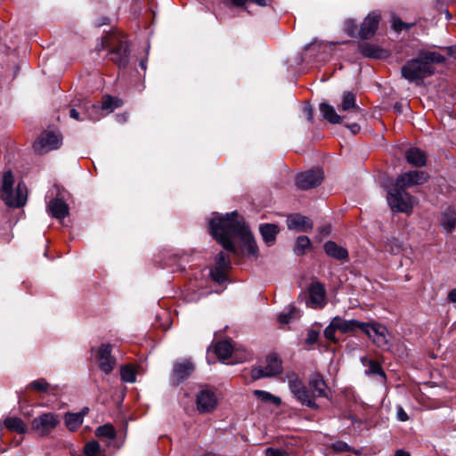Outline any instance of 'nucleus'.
<instances>
[{
	"mask_svg": "<svg viewBox=\"0 0 456 456\" xmlns=\"http://www.w3.org/2000/svg\"><path fill=\"white\" fill-rule=\"evenodd\" d=\"M211 235L227 251L235 256H254L255 239L245 219L237 211L214 213L208 222Z\"/></svg>",
	"mask_w": 456,
	"mask_h": 456,
	"instance_id": "nucleus-1",
	"label": "nucleus"
},
{
	"mask_svg": "<svg viewBox=\"0 0 456 456\" xmlns=\"http://www.w3.org/2000/svg\"><path fill=\"white\" fill-rule=\"evenodd\" d=\"M380 186L387 191V200L393 212L409 214L413 208V198L405 189L422 184L428 179V173H402L395 180L389 173H380Z\"/></svg>",
	"mask_w": 456,
	"mask_h": 456,
	"instance_id": "nucleus-2",
	"label": "nucleus"
},
{
	"mask_svg": "<svg viewBox=\"0 0 456 456\" xmlns=\"http://www.w3.org/2000/svg\"><path fill=\"white\" fill-rule=\"evenodd\" d=\"M445 58L437 52L421 50L416 58L408 61L401 69L402 77L410 83L420 85L435 73L434 63H444Z\"/></svg>",
	"mask_w": 456,
	"mask_h": 456,
	"instance_id": "nucleus-3",
	"label": "nucleus"
},
{
	"mask_svg": "<svg viewBox=\"0 0 456 456\" xmlns=\"http://www.w3.org/2000/svg\"><path fill=\"white\" fill-rule=\"evenodd\" d=\"M0 199L12 208H21L27 203L28 188L23 182L15 185L12 173H3L0 176Z\"/></svg>",
	"mask_w": 456,
	"mask_h": 456,
	"instance_id": "nucleus-4",
	"label": "nucleus"
},
{
	"mask_svg": "<svg viewBox=\"0 0 456 456\" xmlns=\"http://www.w3.org/2000/svg\"><path fill=\"white\" fill-rule=\"evenodd\" d=\"M60 423L59 414L53 411H47L35 417L31 420L30 428L37 436L47 437L52 435Z\"/></svg>",
	"mask_w": 456,
	"mask_h": 456,
	"instance_id": "nucleus-5",
	"label": "nucleus"
},
{
	"mask_svg": "<svg viewBox=\"0 0 456 456\" xmlns=\"http://www.w3.org/2000/svg\"><path fill=\"white\" fill-rule=\"evenodd\" d=\"M118 37L109 35L102 39L101 45L97 46V50L112 47L110 59L120 66H125L128 61L129 49L126 42H119L118 46L115 47L118 43Z\"/></svg>",
	"mask_w": 456,
	"mask_h": 456,
	"instance_id": "nucleus-6",
	"label": "nucleus"
},
{
	"mask_svg": "<svg viewBox=\"0 0 456 456\" xmlns=\"http://www.w3.org/2000/svg\"><path fill=\"white\" fill-rule=\"evenodd\" d=\"M62 142V137L59 132L45 131L34 142V150L38 153H45L60 148Z\"/></svg>",
	"mask_w": 456,
	"mask_h": 456,
	"instance_id": "nucleus-7",
	"label": "nucleus"
},
{
	"mask_svg": "<svg viewBox=\"0 0 456 456\" xmlns=\"http://www.w3.org/2000/svg\"><path fill=\"white\" fill-rule=\"evenodd\" d=\"M232 269L230 257L224 252H219L215 257L214 265L210 270V276L216 283H223L228 280Z\"/></svg>",
	"mask_w": 456,
	"mask_h": 456,
	"instance_id": "nucleus-8",
	"label": "nucleus"
},
{
	"mask_svg": "<svg viewBox=\"0 0 456 456\" xmlns=\"http://www.w3.org/2000/svg\"><path fill=\"white\" fill-rule=\"evenodd\" d=\"M195 366L191 359H182L175 361L173 364L170 374V382L174 386H178L186 380L194 371Z\"/></svg>",
	"mask_w": 456,
	"mask_h": 456,
	"instance_id": "nucleus-9",
	"label": "nucleus"
},
{
	"mask_svg": "<svg viewBox=\"0 0 456 456\" xmlns=\"http://www.w3.org/2000/svg\"><path fill=\"white\" fill-rule=\"evenodd\" d=\"M366 324L368 326V333L364 334L370 338L377 346L383 349L387 348L389 346L387 340V329L384 325L374 321L366 322Z\"/></svg>",
	"mask_w": 456,
	"mask_h": 456,
	"instance_id": "nucleus-10",
	"label": "nucleus"
},
{
	"mask_svg": "<svg viewBox=\"0 0 456 456\" xmlns=\"http://www.w3.org/2000/svg\"><path fill=\"white\" fill-rule=\"evenodd\" d=\"M197 410L200 413H208L214 411L217 405L216 393L208 387H203L196 396Z\"/></svg>",
	"mask_w": 456,
	"mask_h": 456,
	"instance_id": "nucleus-11",
	"label": "nucleus"
},
{
	"mask_svg": "<svg viewBox=\"0 0 456 456\" xmlns=\"http://www.w3.org/2000/svg\"><path fill=\"white\" fill-rule=\"evenodd\" d=\"M112 346L110 344H102L97 349L96 359L99 367L105 374L110 373L116 364V359L111 355Z\"/></svg>",
	"mask_w": 456,
	"mask_h": 456,
	"instance_id": "nucleus-12",
	"label": "nucleus"
},
{
	"mask_svg": "<svg viewBox=\"0 0 456 456\" xmlns=\"http://www.w3.org/2000/svg\"><path fill=\"white\" fill-rule=\"evenodd\" d=\"M214 353L219 361L226 363H234L237 361L238 350L229 339L221 340L216 343Z\"/></svg>",
	"mask_w": 456,
	"mask_h": 456,
	"instance_id": "nucleus-13",
	"label": "nucleus"
},
{
	"mask_svg": "<svg viewBox=\"0 0 456 456\" xmlns=\"http://www.w3.org/2000/svg\"><path fill=\"white\" fill-rule=\"evenodd\" d=\"M338 110L345 111L348 118H353L359 120L363 116L362 109L356 104L354 94L351 92L344 93Z\"/></svg>",
	"mask_w": 456,
	"mask_h": 456,
	"instance_id": "nucleus-14",
	"label": "nucleus"
},
{
	"mask_svg": "<svg viewBox=\"0 0 456 456\" xmlns=\"http://www.w3.org/2000/svg\"><path fill=\"white\" fill-rule=\"evenodd\" d=\"M323 179V173H297L296 185L300 190H309L319 186Z\"/></svg>",
	"mask_w": 456,
	"mask_h": 456,
	"instance_id": "nucleus-15",
	"label": "nucleus"
},
{
	"mask_svg": "<svg viewBox=\"0 0 456 456\" xmlns=\"http://www.w3.org/2000/svg\"><path fill=\"white\" fill-rule=\"evenodd\" d=\"M282 362L276 354H270L265 359V365L258 368V379L264 377H272L281 373Z\"/></svg>",
	"mask_w": 456,
	"mask_h": 456,
	"instance_id": "nucleus-16",
	"label": "nucleus"
},
{
	"mask_svg": "<svg viewBox=\"0 0 456 456\" xmlns=\"http://www.w3.org/2000/svg\"><path fill=\"white\" fill-rule=\"evenodd\" d=\"M334 319V325L342 333L354 332L360 330L363 333H368L366 322L357 321L355 319L345 320L339 316H336Z\"/></svg>",
	"mask_w": 456,
	"mask_h": 456,
	"instance_id": "nucleus-17",
	"label": "nucleus"
},
{
	"mask_svg": "<svg viewBox=\"0 0 456 456\" xmlns=\"http://www.w3.org/2000/svg\"><path fill=\"white\" fill-rule=\"evenodd\" d=\"M380 15L378 12H371L367 15L361 25L359 36L362 39H368L374 36L376 33Z\"/></svg>",
	"mask_w": 456,
	"mask_h": 456,
	"instance_id": "nucleus-18",
	"label": "nucleus"
},
{
	"mask_svg": "<svg viewBox=\"0 0 456 456\" xmlns=\"http://www.w3.org/2000/svg\"><path fill=\"white\" fill-rule=\"evenodd\" d=\"M309 300L313 307H322L326 298V289L320 281H314L308 288Z\"/></svg>",
	"mask_w": 456,
	"mask_h": 456,
	"instance_id": "nucleus-19",
	"label": "nucleus"
},
{
	"mask_svg": "<svg viewBox=\"0 0 456 456\" xmlns=\"http://www.w3.org/2000/svg\"><path fill=\"white\" fill-rule=\"evenodd\" d=\"M287 225L289 230L307 232L313 229V222L307 216L293 214L288 216Z\"/></svg>",
	"mask_w": 456,
	"mask_h": 456,
	"instance_id": "nucleus-20",
	"label": "nucleus"
},
{
	"mask_svg": "<svg viewBox=\"0 0 456 456\" xmlns=\"http://www.w3.org/2000/svg\"><path fill=\"white\" fill-rule=\"evenodd\" d=\"M439 222L443 229L451 233L456 228V208L448 206L440 214Z\"/></svg>",
	"mask_w": 456,
	"mask_h": 456,
	"instance_id": "nucleus-21",
	"label": "nucleus"
},
{
	"mask_svg": "<svg viewBox=\"0 0 456 456\" xmlns=\"http://www.w3.org/2000/svg\"><path fill=\"white\" fill-rule=\"evenodd\" d=\"M309 389L315 401L318 397H328L327 385L320 374H316L309 380Z\"/></svg>",
	"mask_w": 456,
	"mask_h": 456,
	"instance_id": "nucleus-22",
	"label": "nucleus"
},
{
	"mask_svg": "<svg viewBox=\"0 0 456 456\" xmlns=\"http://www.w3.org/2000/svg\"><path fill=\"white\" fill-rule=\"evenodd\" d=\"M46 208L57 219H63L69 215V206L61 199L50 200Z\"/></svg>",
	"mask_w": 456,
	"mask_h": 456,
	"instance_id": "nucleus-23",
	"label": "nucleus"
},
{
	"mask_svg": "<svg viewBox=\"0 0 456 456\" xmlns=\"http://www.w3.org/2000/svg\"><path fill=\"white\" fill-rule=\"evenodd\" d=\"M319 110L322 118L331 124H340L343 119L348 118L347 115H338L335 108L326 102H322L319 106Z\"/></svg>",
	"mask_w": 456,
	"mask_h": 456,
	"instance_id": "nucleus-24",
	"label": "nucleus"
},
{
	"mask_svg": "<svg viewBox=\"0 0 456 456\" xmlns=\"http://www.w3.org/2000/svg\"><path fill=\"white\" fill-rule=\"evenodd\" d=\"M325 253L337 260L344 261L348 259V251L346 248L338 245L332 240L324 243L323 246Z\"/></svg>",
	"mask_w": 456,
	"mask_h": 456,
	"instance_id": "nucleus-25",
	"label": "nucleus"
},
{
	"mask_svg": "<svg viewBox=\"0 0 456 456\" xmlns=\"http://www.w3.org/2000/svg\"><path fill=\"white\" fill-rule=\"evenodd\" d=\"M405 159L408 163L415 167H421L427 162L425 152L417 147L409 148L405 151Z\"/></svg>",
	"mask_w": 456,
	"mask_h": 456,
	"instance_id": "nucleus-26",
	"label": "nucleus"
},
{
	"mask_svg": "<svg viewBox=\"0 0 456 456\" xmlns=\"http://www.w3.org/2000/svg\"><path fill=\"white\" fill-rule=\"evenodd\" d=\"M362 55L372 59H386L389 53L387 51L371 44H362L359 47Z\"/></svg>",
	"mask_w": 456,
	"mask_h": 456,
	"instance_id": "nucleus-27",
	"label": "nucleus"
},
{
	"mask_svg": "<svg viewBox=\"0 0 456 456\" xmlns=\"http://www.w3.org/2000/svg\"><path fill=\"white\" fill-rule=\"evenodd\" d=\"M78 108L81 109L84 111V117L80 118V112L76 109L72 108L69 110V117L76 119V120H84L86 118H89L91 119H97L98 118L94 117L93 113L90 111V109L92 110H96L99 107L95 106L94 104H91L90 102L86 101L78 105Z\"/></svg>",
	"mask_w": 456,
	"mask_h": 456,
	"instance_id": "nucleus-28",
	"label": "nucleus"
},
{
	"mask_svg": "<svg viewBox=\"0 0 456 456\" xmlns=\"http://www.w3.org/2000/svg\"><path fill=\"white\" fill-rule=\"evenodd\" d=\"M258 230L264 241L268 246L274 243L276 236L280 232L279 226L273 224H261Z\"/></svg>",
	"mask_w": 456,
	"mask_h": 456,
	"instance_id": "nucleus-29",
	"label": "nucleus"
},
{
	"mask_svg": "<svg viewBox=\"0 0 456 456\" xmlns=\"http://www.w3.org/2000/svg\"><path fill=\"white\" fill-rule=\"evenodd\" d=\"M294 397L304 406L313 410H317L319 408L318 404L314 400L311 392L306 387L301 389L299 393L296 394Z\"/></svg>",
	"mask_w": 456,
	"mask_h": 456,
	"instance_id": "nucleus-30",
	"label": "nucleus"
},
{
	"mask_svg": "<svg viewBox=\"0 0 456 456\" xmlns=\"http://www.w3.org/2000/svg\"><path fill=\"white\" fill-rule=\"evenodd\" d=\"M4 425L7 429L14 431L18 434H25L28 430V428L24 421L18 417L6 418L4 419Z\"/></svg>",
	"mask_w": 456,
	"mask_h": 456,
	"instance_id": "nucleus-31",
	"label": "nucleus"
},
{
	"mask_svg": "<svg viewBox=\"0 0 456 456\" xmlns=\"http://www.w3.org/2000/svg\"><path fill=\"white\" fill-rule=\"evenodd\" d=\"M64 421L67 428L69 431L74 432L82 425L83 414L66 412L64 415Z\"/></svg>",
	"mask_w": 456,
	"mask_h": 456,
	"instance_id": "nucleus-32",
	"label": "nucleus"
},
{
	"mask_svg": "<svg viewBox=\"0 0 456 456\" xmlns=\"http://www.w3.org/2000/svg\"><path fill=\"white\" fill-rule=\"evenodd\" d=\"M361 362L365 367H367L365 370L366 374L379 375L381 377L386 376L381 365L378 362L367 357H362Z\"/></svg>",
	"mask_w": 456,
	"mask_h": 456,
	"instance_id": "nucleus-33",
	"label": "nucleus"
},
{
	"mask_svg": "<svg viewBox=\"0 0 456 456\" xmlns=\"http://www.w3.org/2000/svg\"><path fill=\"white\" fill-rule=\"evenodd\" d=\"M122 105L123 102L121 99L113 98L110 95H106L104 96L102 102L101 110L102 111H106V113L109 114L114 111L116 109L121 107Z\"/></svg>",
	"mask_w": 456,
	"mask_h": 456,
	"instance_id": "nucleus-34",
	"label": "nucleus"
},
{
	"mask_svg": "<svg viewBox=\"0 0 456 456\" xmlns=\"http://www.w3.org/2000/svg\"><path fill=\"white\" fill-rule=\"evenodd\" d=\"M299 317H300L299 310L296 306L289 305L286 309V311H284L283 313H281L278 315V322L281 324H288L292 320L297 319Z\"/></svg>",
	"mask_w": 456,
	"mask_h": 456,
	"instance_id": "nucleus-35",
	"label": "nucleus"
},
{
	"mask_svg": "<svg viewBox=\"0 0 456 456\" xmlns=\"http://www.w3.org/2000/svg\"><path fill=\"white\" fill-rule=\"evenodd\" d=\"M311 247L312 243L310 239L305 235H301L297 238L293 251L297 256H303L305 254V250Z\"/></svg>",
	"mask_w": 456,
	"mask_h": 456,
	"instance_id": "nucleus-36",
	"label": "nucleus"
},
{
	"mask_svg": "<svg viewBox=\"0 0 456 456\" xmlns=\"http://www.w3.org/2000/svg\"><path fill=\"white\" fill-rule=\"evenodd\" d=\"M258 401L275 407H279L281 404V399L280 397L263 390H258Z\"/></svg>",
	"mask_w": 456,
	"mask_h": 456,
	"instance_id": "nucleus-37",
	"label": "nucleus"
},
{
	"mask_svg": "<svg viewBox=\"0 0 456 456\" xmlns=\"http://www.w3.org/2000/svg\"><path fill=\"white\" fill-rule=\"evenodd\" d=\"M384 249L393 255L403 251V243L396 238H389L384 243Z\"/></svg>",
	"mask_w": 456,
	"mask_h": 456,
	"instance_id": "nucleus-38",
	"label": "nucleus"
},
{
	"mask_svg": "<svg viewBox=\"0 0 456 456\" xmlns=\"http://www.w3.org/2000/svg\"><path fill=\"white\" fill-rule=\"evenodd\" d=\"M50 388L51 385L45 379H35L27 386V389H31L42 393H47Z\"/></svg>",
	"mask_w": 456,
	"mask_h": 456,
	"instance_id": "nucleus-39",
	"label": "nucleus"
},
{
	"mask_svg": "<svg viewBox=\"0 0 456 456\" xmlns=\"http://www.w3.org/2000/svg\"><path fill=\"white\" fill-rule=\"evenodd\" d=\"M95 435L98 437H107L109 439H114L116 437V430L110 424L100 426L95 430Z\"/></svg>",
	"mask_w": 456,
	"mask_h": 456,
	"instance_id": "nucleus-40",
	"label": "nucleus"
},
{
	"mask_svg": "<svg viewBox=\"0 0 456 456\" xmlns=\"http://www.w3.org/2000/svg\"><path fill=\"white\" fill-rule=\"evenodd\" d=\"M305 387V385L297 376H293L289 379V387L293 395L299 393V391L303 389Z\"/></svg>",
	"mask_w": 456,
	"mask_h": 456,
	"instance_id": "nucleus-41",
	"label": "nucleus"
},
{
	"mask_svg": "<svg viewBox=\"0 0 456 456\" xmlns=\"http://www.w3.org/2000/svg\"><path fill=\"white\" fill-rule=\"evenodd\" d=\"M121 379L125 382L133 383L135 381V372L129 366H123L120 370Z\"/></svg>",
	"mask_w": 456,
	"mask_h": 456,
	"instance_id": "nucleus-42",
	"label": "nucleus"
},
{
	"mask_svg": "<svg viewBox=\"0 0 456 456\" xmlns=\"http://www.w3.org/2000/svg\"><path fill=\"white\" fill-rule=\"evenodd\" d=\"M100 451V445L96 441H91L86 444L84 452L87 456H96Z\"/></svg>",
	"mask_w": 456,
	"mask_h": 456,
	"instance_id": "nucleus-43",
	"label": "nucleus"
},
{
	"mask_svg": "<svg viewBox=\"0 0 456 456\" xmlns=\"http://www.w3.org/2000/svg\"><path fill=\"white\" fill-rule=\"evenodd\" d=\"M345 31L347 35L354 37L356 35L358 30V26L354 20L347 19L345 20Z\"/></svg>",
	"mask_w": 456,
	"mask_h": 456,
	"instance_id": "nucleus-44",
	"label": "nucleus"
},
{
	"mask_svg": "<svg viewBox=\"0 0 456 456\" xmlns=\"http://www.w3.org/2000/svg\"><path fill=\"white\" fill-rule=\"evenodd\" d=\"M337 330L338 328L334 325V319H332L331 322L324 330V337L330 341L336 342L335 331Z\"/></svg>",
	"mask_w": 456,
	"mask_h": 456,
	"instance_id": "nucleus-45",
	"label": "nucleus"
},
{
	"mask_svg": "<svg viewBox=\"0 0 456 456\" xmlns=\"http://www.w3.org/2000/svg\"><path fill=\"white\" fill-rule=\"evenodd\" d=\"M332 449L338 452H346L351 451V447L343 441H337L332 444Z\"/></svg>",
	"mask_w": 456,
	"mask_h": 456,
	"instance_id": "nucleus-46",
	"label": "nucleus"
},
{
	"mask_svg": "<svg viewBox=\"0 0 456 456\" xmlns=\"http://www.w3.org/2000/svg\"><path fill=\"white\" fill-rule=\"evenodd\" d=\"M265 456H289V453L281 448L269 447L265 451Z\"/></svg>",
	"mask_w": 456,
	"mask_h": 456,
	"instance_id": "nucleus-47",
	"label": "nucleus"
},
{
	"mask_svg": "<svg viewBox=\"0 0 456 456\" xmlns=\"http://www.w3.org/2000/svg\"><path fill=\"white\" fill-rule=\"evenodd\" d=\"M411 25L402 21L399 18L393 20L392 27L396 31H402L404 28H410Z\"/></svg>",
	"mask_w": 456,
	"mask_h": 456,
	"instance_id": "nucleus-48",
	"label": "nucleus"
},
{
	"mask_svg": "<svg viewBox=\"0 0 456 456\" xmlns=\"http://www.w3.org/2000/svg\"><path fill=\"white\" fill-rule=\"evenodd\" d=\"M319 338V332L314 330H311L307 333V337L305 338V343L308 345H314L317 342Z\"/></svg>",
	"mask_w": 456,
	"mask_h": 456,
	"instance_id": "nucleus-49",
	"label": "nucleus"
},
{
	"mask_svg": "<svg viewBox=\"0 0 456 456\" xmlns=\"http://www.w3.org/2000/svg\"><path fill=\"white\" fill-rule=\"evenodd\" d=\"M396 418L399 421L405 422L409 419L408 414L401 405L396 407Z\"/></svg>",
	"mask_w": 456,
	"mask_h": 456,
	"instance_id": "nucleus-50",
	"label": "nucleus"
},
{
	"mask_svg": "<svg viewBox=\"0 0 456 456\" xmlns=\"http://www.w3.org/2000/svg\"><path fill=\"white\" fill-rule=\"evenodd\" d=\"M303 113L305 115L306 119L313 123L314 122V110L311 105L307 104L303 107Z\"/></svg>",
	"mask_w": 456,
	"mask_h": 456,
	"instance_id": "nucleus-51",
	"label": "nucleus"
},
{
	"mask_svg": "<svg viewBox=\"0 0 456 456\" xmlns=\"http://www.w3.org/2000/svg\"><path fill=\"white\" fill-rule=\"evenodd\" d=\"M232 4L238 7L247 8V4L249 3H256V0H231Z\"/></svg>",
	"mask_w": 456,
	"mask_h": 456,
	"instance_id": "nucleus-52",
	"label": "nucleus"
},
{
	"mask_svg": "<svg viewBox=\"0 0 456 456\" xmlns=\"http://www.w3.org/2000/svg\"><path fill=\"white\" fill-rule=\"evenodd\" d=\"M447 54L456 60V45L445 48Z\"/></svg>",
	"mask_w": 456,
	"mask_h": 456,
	"instance_id": "nucleus-53",
	"label": "nucleus"
},
{
	"mask_svg": "<svg viewBox=\"0 0 456 456\" xmlns=\"http://www.w3.org/2000/svg\"><path fill=\"white\" fill-rule=\"evenodd\" d=\"M448 299L452 303H456V289H453L449 292Z\"/></svg>",
	"mask_w": 456,
	"mask_h": 456,
	"instance_id": "nucleus-54",
	"label": "nucleus"
},
{
	"mask_svg": "<svg viewBox=\"0 0 456 456\" xmlns=\"http://www.w3.org/2000/svg\"><path fill=\"white\" fill-rule=\"evenodd\" d=\"M116 119H117V122H118V123H124L127 119V115L126 114H118L116 116Z\"/></svg>",
	"mask_w": 456,
	"mask_h": 456,
	"instance_id": "nucleus-55",
	"label": "nucleus"
},
{
	"mask_svg": "<svg viewBox=\"0 0 456 456\" xmlns=\"http://www.w3.org/2000/svg\"><path fill=\"white\" fill-rule=\"evenodd\" d=\"M348 127L354 134H356L360 131V126L357 123H353L350 126H348Z\"/></svg>",
	"mask_w": 456,
	"mask_h": 456,
	"instance_id": "nucleus-56",
	"label": "nucleus"
},
{
	"mask_svg": "<svg viewBox=\"0 0 456 456\" xmlns=\"http://www.w3.org/2000/svg\"><path fill=\"white\" fill-rule=\"evenodd\" d=\"M273 0H258V6H271Z\"/></svg>",
	"mask_w": 456,
	"mask_h": 456,
	"instance_id": "nucleus-57",
	"label": "nucleus"
},
{
	"mask_svg": "<svg viewBox=\"0 0 456 456\" xmlns=\"http://www.w3.org/2000/svg\"><path fill=\"white\" fill-rule=\"evenodd\" d=\"M395 456H411L410 453L404 450H397Z\"/></svg>",
	"mask_w": 456,
	"mask_h": 456,
	"instance_id": "nucleus-58",
	"label": "nucleus"
},
{
	"mask_svg": "<svg viewBox=\"0 0 456 456\" xmlns=\"http://www.w3.org/2000/svg\"><path fill=\"white\" fill-rule=\"evenodd\" d=\"M179 261L180 262L178 263L177 269H185V266L183 265V257H180Z\"/></svg>",
	"mask_w": 456,
	"mask_h": 456,
	"instance_id": "nucleus-59",
	"label": "nucleus"
},
{
	"mask_svg": "<svg viewBox=\"0 0 456 456\" xmlns=\"http://www.w3.org/2000/svg\"><path fill=\"white\" fill-rule=\"evenodd\" d=\"M89 409L84 408L81 411L77 412L76 414H83V418L88 413Z\"/></svg>",
	"mask_w": 456,
	"mask_h": 456,
	"instance_id": "nucleus-60",
	"label": "nucleus"
},
{
	"mask_svg": "<svg viewBox=\"0 0 456 456\" xmlns=\"http://www.w3.org/2000/svg\"><path fill=\"white\" fill-rule=\"evenodd\" d=\"M140 66L142 69H146V61L142 60L140 63Z\"/></svg>",
	"mask_w": 456,
	"mask_h": 456,
	"instance_id": "nucleus-61",
	"label": "nucleus"
},
{
	"mask_svg": "<svg viewBox=\"0 0 456 456\" xmlns=\"http://www.w3.org/2000/svg\"><path fill=\"white\" fill-rule=\"evenodd\" d=\"M251 378H252L253 380H255L256 379V374L255 372V370H251Z\"/></svg>",
	"mask_w": 456,
	"mask_h": 456,
	"instance_id": "nucleus-62",
	"label": "nucleus"
},
{
	"mask_svg": "<svg viewBox=\"0 0 456 456\" xmlns=\"http://www.w3.org/2000/svg\"><path fill=\"white\" fill-rule=\"evenodd\" d=\"M395 109L397 111H401V105H400V104H398V103H396V104L395 105Z\"/></svg>",
	"mask_w": 456,
	"mask_h": 456,
	"instance_id": "nucleus-63",
	"label": "nucleus"
},
{
	"mask_svg": "<svg viewBox=\"0 0 456 456\" xmlns=\"http://www.w3.org/2000/svg\"><path fill=\"white\" fill-rule=\"evenodd\" d=\"M451 17H452V15L450 14V12L448 11H446V18L450 19Z\"/></svg>",
	"mask_w": 456,
	"mask_h": 456,
	"instance_id": "nucleus-64",
	"label": "nucleus"
}]
</instances>
